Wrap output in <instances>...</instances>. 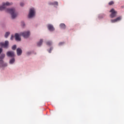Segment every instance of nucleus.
I'll list each match as a JSON object with an SVG mask.
<instances>
[{"label": "nucleus", "mask_w": 124, "mask_h": 124, "mask_svg": "<svg viewBox=\"0 0 124 124\" xmlns=\"http://www.w3.org/2000/svg\"><path fill=\"white\" fill-rule=\"evenodd\" d=\"M6 12L8 13H10L12 18L15 19L18 15V14L15 11V9L14 8H9L6 9Z\"/></svg>", "instance_id": "f257e3e1"}, {"label": "nucleus", "mask_w": 124, "mask_h": 124, "mask_svg": "<svg viewBox=\"0 0 124 124\" xmlns=\"http://www.w3.org/2000/svg\"><path fill=\"white\" fill-rule=\"evenodd\" d=\"M34 16H35V10L33 8H31L28 17L29 18H32V17H34Z\"/></svg>", "instance_id": "f03ea898"}, {"label": "nucleus", "mask_w": 124, "mask_h": 124, "mask_svg": "<svg viewBox=\"0 0 124 124\" xmlns=\"http://www.w3.org/2000/svg\"><path fill=\"white\" fill-rule=\"evenodd\" d=\"M13 3L12 2L10 3L9 2H6V3H2V6H0V10H3V9H5L6 6H9V5H12Z\"/></svg>", "instance_id": "7ed1b4c3"}, {"label": "nucleus", "mask_w": 124, "mask_h": 124, "mask_svg": "<svg viewBox=\"0 0 124 124\" xmlns=\"http://www.w3.org/2000/svg\"><path fill=\"white\" fill-rule=\"evenodd\" d=\"M109 12L111 13L110 15V18H115V17H117V11H115L114 9H112Z\"/></svg>", "instance_id": "20e7f679"}, {"label": "nucleus", "mask_w": 124, "mask_h": 124, "mask_svg": "<svg viewBox=\"0 0 124 124\" xmlns=\"http://www.w3.org/2000/svg\"><path fill=\"white\" fill-rule=\"evenodd\" d=\"M30 34L31 33L29 31H25L21 33V35L22 36H23V37H24V38H28V37L30 36Z\"/></svg>", "instance_id": "39448f33"}, {"label": "nucleus", "mask_w": 124, "mask_h": 124, "mask_svg": "<svg viewBox=\"0 0 124 124\" xmlns=\"http://www.w3.org/2000/svg\"><path fill=\"white\" fill-rule=\"evenodd\" d=\"M9 44V42L8 41H6L5 43H0V46H1V47H4V48H8Z\"/></svg>", "instance_id": "423d86ee"}, {"label": "nucleus", "mask_w": 124, "mask_h": 124, "mask_svg": "<svg viewBox=\"0 0 124 124\" xmlns=\"http://www.w3.org/2000/svg\"><path fill=\"white\" fill-rule=\"evenodd\" d=\"M7 57H10V58H14L15 57V53L14 51H8L7 52Z\"/></svg>", "instance_id": "0eeeda50"}, {"label": "nucleus", "mask_w": 124, "mask_h": 124, "mask_svg": "<svg viewBox=\"0 0 124 124\" xmlns=\"http://www.w3.org/2000/svg\"><path fill=\"white\" fill-rule=\"evenodd\" d=\"M122 16H119L115 19H111V23H116V22H119V21H121L122 20Z\"/></svg>", "instance_id": "6e6552de"}, {"label": "nucleus", "mask_w": 124, "mask_h": 124, "mask_svg": "<svg viewBox=\"0 0 124 124\" xmlns=\"http://www.w3.org/2000/svg\"><path fill=\"white\" fill-rule=\"evenodd\" d=\"M47 29L50 31H55V28H54V26L51 24H48L47 25Z\"/></svg>", "instance_id": "1a4fd4ad"}, {"label": "nucleus", "mask_w": 124, "mask_h": 124, "mask_svg": "<svg viewBox=\"0 0 124 124\" xmlns=\"http://www.w3.org/2000/svg\"><path fill=\"white\" fill-rule=\"evenodd\" d=\"M15 38H16V41H21V38L19 36V34L16 33L15 35Z\"/></svg>", "instance_id": "9d476101"}, {"label": "nucleus", "mask_w": 124, "mask_h": 124, "mask_svg": "<svg viewBox=\"0 0 124 124\" xmlns=\"http://www.w3.org/2000/svg\"><path fill=\"white\" fill-rule=\"evenodd\" d=\"M16 53L17 56H21V55H22V49H21L20 48H17Z\"/></svg>", "instance_id": "9b49d317"}, {"label": "nucleus", "mask_w": 124, "mask_h": 124, "mask_svg": "<svg viewBox=\"0 0 124 124\" xmlns=\"http://www.w3.org/2000/svg\"><path fill=\"white\" fill-rule=\"evenodd\" d=\"M0 66H7V64L4 63L3 60H0Z\"/></svg>", "instance_id": "f8f14e48"}, {"label": "nucleus", "mask_w": 124, "mask_h": 124, "mask_svg": "<svg viewBox=\"0 0 124 124\" xmlns=\"http://www.w3.org/2000/svg\"><path fill=\"white\" fill-rule=\"evenodd\" d=\"M43 43V39H41L40 41L37 43V46L40 47V46H41V45H42Z\"/></svg>", "instance_id": "ddd939ff"}, {"label": "nucleus", "mask_w": 124, "mask_h": 124, "mask_svg": "<svg viewBox=\"0 0 124 124\" xmlns=\"http://www.w3.org/2000/svg\"><path fill=\"white\" fill-rule=\"evenodd\" d=\"M60 28H61V29H64L66 28L65 24H64V23H61L60 25Z\"/></svg>", "instance_id": "4468645a"}, {"label": "nucleus", "mask_w": 124, "mask_h": 124, "mask_svg": "<svg viewBox=\"0 0 124 124\" xmlns=\"http://www.w3.org/2000/svg\"><path fill=\"white\" fill-rule=\"evenodd\" d=\"M14 62H15V59L13 58L10 60V63L11 64L14 63Z\"/></svg>", "instance_id": "2eb2a0df"}, {"label": "nucleus", "mask_w": 124, "mask_h": 124, "mask_svg": "<svg viewBox=\"0 0 124 124\" xmlns=\"http://www.w3.org/2000/svg\"><path fill=\"white\" fill-rule=\"evenodd\" d=\"M10 34V32H6V33L5 34V38H7L8 37V36Z\"/></svg>", "instance_id": "dca6fc26"}, {"label": "nucleus", "mask_w": 124, "mask_h": 124, "mask_svg": "<svg viewBox=\"0 0 124 124\" xmlns=\"http://www.w3.org/2000/svg\"><path fill=\"white\" fill-rule=\"evenodd\" d=\"M115 2L114 1H110V2H108V5H113Z\"/></svg>", "instance_id": "f3484780"}, {"label": "nucleus", "mask_w": 124, "mask_h": 124, "mask_svg": "<svg viewBox=\"0 0 124 124\" xmlns=\"http://www.w3.org/2000/svg\"><path fill=\"white\" fill-rule=\"evenodd\" d=\"M4 57H5V54H1V55L0 57V59L1 60H2V59H4Z\"/></svg>", "instance_id": "a211bd4d"}, {"label": "nucleus", "mask_w": 124, "mask_h": 124, "mask_svg": "<svg viewBox=\"0 0 124 124\" xmlns=\"http://www.w3.org/2000/svg\"><path fill=\"white\" fill-rule=\"evenodd\" d=\"M46 45H48V46H50V45H52V42L51 41L47 42Z\"/></svg>", "instance_id": "6ab92c4d"}, {"label": "nucleus", "mask_w": 124, "mask_h": 124, "mask_svg": "<svg viewBox=\"0 0 124 124\" xmlns=\"http://www.w3.org/2000/svg\"><path fill=\"white\" fill-rule=\"evenodd\" d=\"M64 44V42H62L59 43V46H62Z\"/></svg>", "instance_id": "aec40b11"}, {"label": "nucleus", "mask_w": 124, "mask_h": 124, "mask_svg": "<svg viewBox=\"0 0 124 124\" xmlns=\"http://www.w3.org/2000/svg\"><path fill=\"white\" fill-rule=\"evenodd\" d=\"M16 48H17V46H16V45H14L12 46V50H16Z\"/></svg>", "instance_id": "412c9836"}, {"label": "nucleus", "mask_w": 124, "mask_h": 124, "mask_svg": "<svg viewBox=\"0 0 124 124\" xmlns=\"http://www.w3.org/2000/svg\"><path fill=\"white\" fill-rule=\"evenodd\" d=\"M53 5H59V2L58 1L53 2Z\"/></svg>", "instance_id": "4be33fe9"}, {"label": "nucleus", "mask_w": 124, "mask_h": 124, "mask_svg": "<svg viewBox=\"0 0 124 124\" xmlns=\"http://www.w3.org/2000/svg\"><path fill=\"white\" fill-rule=\"evenodd\" d=\"M52 50H53V47H50L49 50L48 51L49 53H51L52 51Z\"/></svg>", "instance_id": "5701e85b"}, {"label": "nucleus", "mask_w": 124, "mask_h": 124, "mask_svg": "<svg viewBox=\"0 0 124 124\" xmlns=\"http://www.w3.org/2000/svg\"><path fill=\"white\" fill-rule=\"evenodd\" d=\"M48 4L49 5H54V2H49L48 3Z\"/></svg>", "instance_id": "b1692460"}, {"label": "nucleus", "mask_w": 124, "mask_h": 124, "mask_svg": "<svg viewBox=\"0 0 124 124\" xmlns=\"http://www.w3.org/2000/svg\"><path fill=\"white\" fill-rule=\"evenodd\" d=\"M24 4L23 2H21L20 3V6H24Z\"/></svg>", "instance_id": "393cba45"}, {"label": "nucleus", "mask_w": 124, "mask_h": 124, "mask_svg": "<svg viewBox=\"0 0 124 124\" xmlns=\"http://www.w3.org/2000/svg\"><path fill=\"white\" fill-rule=\"evenodd\" d=\"M14 37V36H13V35H12L11 37V40H13Z\"/></svg>", "instance_id": "a878e982"}, {"label": "nucleus", "mask_w": 124, "mask_h": 124, "mask_svg": "<svg viewBox=\"0 0 124 124\" xmlns=\"http://www.w3.org/2000/svg\"><path fill=\"white\" fill-rule=\"evenodd\" d=\"M1 52H2V48H0V54H1Z\"/></svg>", "instance_id": "bb28decb"}]
</instances>
